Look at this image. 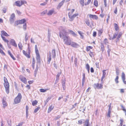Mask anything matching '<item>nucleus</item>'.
<instances>
[{
	"instance_id": "6e6552de",
	"label": "nucleus",
	"mask_w": 126,
	"mask_h": 126,
	"mask_svg": "<svg viewBox=\"0 0 126 126\" xmlns=\"http://www.w3.org/2000/svg\"><path fill=\"white\" fill-rule=\"evenodd\" d=\"M10 43L13 46L15 47H17V44H16L15 40L13 39H9V41Z\"/></svg>"
},
{
	"instance_id": "49530a36",
	"label": "nucleus",
	"mask_w": 126,
	"mask_h": 126,
	"mask_svg": "<svg viewBox=\"0 0 126 126\" xmlns=\"http://www.w3.org/2000/svg\"><path fill=\"white\" fill-rule=\"evenodd\" d=\"M120 126H122L123 124V121H124L123 119H120Z\"/></svg>"
},
{
	"instance_id": "ddd939ff",
	"label": "nucleus",
	"mask_w": 126,
	"mask_h": 126,
	"mask_svg": "<svg viewBox=\"0 0 126 126\" xmlns=\"http://www.w3.org/2000/svg\"><path fill=\"white\" fill-rule=\"evenodd\" d=\"M70 45L72 47L75 48H77L79 46L78 44L75 42L72 41Z\"/></svg>"
},
{
	"instance_id": "f3484780",
	"label": "nucleus",
	"mask_w": 126,
	"mask_h": 126,
	"mask_svg": "<svg viewBox=\"0 0 126 126\" xmlns=\"http://www.w3.org/2000/svg\"><path fill=\"white\" fill-rule=\"evenodd\" d=\"M85 80V74L84 73L83 74V78L82 80V86H83Z\"/></svg>"
},
{
	"instance_id": "20e7f679",
	"label": "nucleus",
	"mask_w": 126,
	"mask_h": 126,
	"mask_svg": "<svg viewBox=\"0 0 126 126\" xmlns=\"http://www.w3.org/2000/svg\"><path fill=\"white\" fill-rule=\"evenodd\" d=\"M1 37L2 38L3 40L5 42H6L7 44H8V41L3 36H7L8 35L4 31H1Z\"/></svg>"
},
{
	"instance_id": "cd10ccee",
	"label": "nucleus",
	"mask_w": 126,
	"mask_h": 126,
	"mask_svg": "<svg viewBox=\"0 0 126 126\" xmlns=\"http://www.w3.org/2000/svg\"><path fill=\"white\" fill-rule=\"evenodd\" d=\"M114 27L116 31H117L119 29L118 26L116 24H114Z\"/></svg>"
},
{
	"instance_id": "09e8293b",
	"label": "nucleus",
	"mask_w": 126,
	"mask_h": 126,
	"mask_svg": "<svg viewBox=\"0 0 126 126\" xmlns=\"http://www.w3.org/2000/svg\"><path fill=\"white\" fill-rule=\"evenodd\" d=\"M106 71V70H104L102 71L103 72V76L105 77L106 75V73L105 71Z\"/></svg>"
},
{
	"instance_id": "4d7b16f0",
	"label": "nucleus",
	"mask_w": 126,
	"mask_h": 126,
	"mask_svg": "<svg viewBox=\"0 0 126 126\" xmlns=\"http://www.w3.org/2000/svg\"><path fill=\"white\" fill-rule=\"evenodd\" d=\"M91 0H88V1L86 3H85V5H87L89 4L91 2Z\"/></svg>"
},
{
	"instance_id": "58836bf2",
	"label": "nucleus",
	"mask_w": 126,
	"mask_h": 126,
	"mask_svg": "<svg viewBox=\"0 0 126 126\" xmlns=\"http://www.w3.org/2000/svg\"><path fill=\"white\" fill-rule=\"evenodd\" d=\"M28 53L30 55V45L29 44H28Z\"/></svg>"
},
{
	"instance_id": "2f4dec72",
	"label": "nucleus",
	"mask_w": 126,
	"mask_h": 126,
	"mask_svg": "<svg viewBox=\"0 0 126 126\" xmlns=\"http://www.w3.org/2000/svg\"><path fill=\"white\" fill-rule=\"evenodd\" d=\"M78 32L80 34L81 37V38L83 39L84 37L82 35L83 33L79 31H78Z\"/></svg>"
},
{
	"instance_id": "f704fd0d",
	"label": "nucleus",
	"mask_w": 126,
	"mask_h": 126,
	"mask_svg": "<svg viewBox=\"0 0 126 126\" xmlns=\"http://www.w3.org/2000/svg\"><path fill=\"white\" fill-rule=\"evenodd\" d=\"M27 24L26 23H25L23 25V28L24 31H25L27 29Z\"/></svg>"
},
{
	"instance_id": "423d86ee",
	"label": "nucleus",
	"mask_w": 126,
	"mask_h": 126,
	"mask_svg": "<svg viewBox=\"0 0 126 126\" xmlns=\"http://www.w3.org/2000/svg\"><path fill=\"white\" fill-rule=\"evenodd\" d=\"M70 12H69L68 14V15L69 18V20L70 21H72L74 19V18L77 16L79 15L78 13L75 14L73 15H72Z\"/></svg>"
},
{
	"instance_id": "338daca9",
	"label": "nucleus",
	"mask_w": 126,
	"mask_h": 126,
	"mask_svg": "<svg viewBox=\"0 0 126 126\" xmlns=\"http://www.w3.org/2000/svg\"><path fill=\"white\" fill-rule=\"evenodd\" d=\"M29 108L28 106H26V112H28Z\"/></svg>"
},
{
	"instance_id": "a18cd8bd",
	"label": "nucleus",
	"mask_w": 126,
	"mask_h": 126,
	"mask_svg": "<svg viewBox=\"0 0 126 126\" xmlns=\"http://www.w3.org/2000/svg\"><path fill=\"white\" fill-rule=\"evenodd\" d=\"M50 97H48L47 99H46V100L45 101V105H46L47 103V102H48V101H49V100L50 99Z\"/></svg>"
},
{
	"instance_id": "39448f33",
	"label": "nucleus",
	"mask_w": 126,
	"mask_h": 126,
	"mask_svg": "<svg viewBox=\"0 0 126 126\" xmlns=\"http://www.w3.org/2000/svg\"><path fill=\"white\" fill-rule=\"evenodd\" d=\"M4 85L5 88L6 92L7 94H8V82L7 79L5 77H4Z\"/></svg>"
},
{
	"instance_id": "79ce46f5",
	"label": "nucleus",
	"mask_w": 126,
	"mask_h": 126,
	"mask_svg": "<svg viewBox=\"0 0 126 126\" xmlns=\"http://www.w3.org/2000/svg\"><path fill=\"white\" fill-rule=\"evenodd\" d=\"M94 5L96 6H97L98 5V1L96 0H95L94 1Z\"/></svg>"
},
{
	"instance_id": "bf43d9fd",
	"label": "nucleus",
	"mask_w": 126,
	"mask_h": 126,
	"mask_svg": "<svg viewBox=\"0 0 126 126\" xmlns=\"http://www.w3.org/2000/svg\"><path fill=\"white\" fill-rule=\"evenodd\" d=\"M121 35H122L121 33H119V35H118V36L117 37V39H118L120 38V37H121Z\"/></svg>"
},
{
	"instance_id": "b1692460",
	"label": "nucleus",
	"mask_w": 126,
	"mask_h": 126,
	"mask_svg": "<svg viewBox=\"0 0 126 126\" xmlns=\"http://www.w3.org/2000/svg\"><path fill=\"white\" fill-rule=\"evenodd\" d=\"M54 107L52 105H51L49 107L48 110L47 112L48 113H49L53 109Z\"/></svg>"
},
{
	"instance_id": "5fc2aeb1",
	"label": "nucleus",
	"mask_w": 126,
	"mask_h": 126,
	"mask_svg": "<svg viewBox=\"0 0 126 126\" xmlns=\"http://www.w3.org/2000/svg\"><path fill=\"white\" fill-rule=\"evenodd\" d=\"M86 68L87 69H90V66L88 64H87L86 65Z\"/></svg>"
},
{
	"instance_id": "c756f323",
	"label": "nucleus",
	"mask_w": 126,
	"mask_h": 126,
	"mask_svg": "<svg viewBox=\"0 0 126 126\" xmlns=\"http://www.w3.org/2000/svg\"><path fill=\"white\" fill-rule=\"evenodd\" d=\"M121 78L122 80H124V79H125V75L124 73V72H123L122 73L121 75Z\"/></svg>"
},
{
	"instance_id": "473e14b6",
	"label": "nucleus",
	"mask_w": 126,
	"mask_h": 126,
	"mask_svg": "<svg viewBox=\"0 0 126 126\" xmlns=\"http://www.w3.org/2000/svg\"><path fill=\"white\" fill-rule=\"evenodd\" d=\"M69 32L71 34H72L74 36H77V35L76 34V33L73 31L70 30L69 31Z\"/></svg>"
},
{
	"instance_id": "aec40b11",
	"label": "nucleus",
	"mask_w": 126,
	"mask_h": 126,
	"mask_svg": "<svg viewBox=\"0 0 126 126\" xmlns=\"http://www.w3.org/2000/svg\"><path fill=\"white\" fill-rule=\"evenodd\" d=\"M35 60L34 58H32V67L33 69H34V65L35 63Z\"/></svg>"
},
{
	"instance_id": "bb28decb",
	"label": "nucleus",
	"mask_w": 126,
	"mask_h": 126,
	"mask_svg": "<svg viewBox=\"0 0 126 126\" xmlns=\"http://www.w3.org/2000/svg\"><path fill=\"white\" fill-rule=\"evenodd\" d=\"M18 46L19 49L21 50H22V43L20 42H19L18 44Z\"/></svg>"
},
{
	"instance_id": "a19ab883",
	"label": "nucleus",
	"mask_w": 126,
	"mask_h": 126,
	"mask_svg": "<svg viewBox=\"0 0 126 126\" xmlns=\"http://www.w3.org/2000/svg\"><path fill=\"white\" fill-rule=\"evenodd\" d=\"M35 53L38 52V49L37 46L36 45H35Z\"/></svg>"
},
{
	"instance_id": "4468645a",
	"label": "nucleus",
	"mask_w": 126,
	"mask_h": 126,
	"mask_svg": "<svg viewBox=\"0 0 126 126\" xmlns=\"http://www.w3.org/2000/svg\"><path fill=\"white\" fill-rule=\"evenodd\" d=\"M19 79L23 82L26 84L27 83V80L26 78L24 77L20 76L19 77Z\"/></svg>"
},
{
	"instance_id": "ea45409f",
	"label": "nucleus",
	"mask_w": 126,
	"mask_h": 126,
	"mask_svg": "<svg viewBox=\"0 0 126 126\" xmlns=\"http://www.w3.org/2000/svg\"><path fill=\"white\" fill-rule=\"evenodd\" d=\"M79 2L82 6H83L84 3V0H80Z\"/></svg>"
},
{
	"instance_id": "c03bdc74",
	"label": "nucleus",
	"mask_w": 126,
	"mask_h": 126,
	"mask_svg": "<svg viewBox=\"0 0 126 126\" xmlns=\"http://www.w3.org/2000/svg\"><path fill=\"white\" fill-rule=\"evenodd\" d=\"M38 102L36 100H35L34 101H33L32 102V104L34 106L35 105L37 104Z\"/></svg>"
},
{
	"instance_id": "6ab92c4d",
	"label": "nucleus",
	"mask_w": 126,
	"mask_h": 126,
	"mask_svg": "<svg viewBox=\"0 0 126 126\" xmlns=\"http://www.w3.org/2000/svg\"><path fill=\"white\" fill-rule=\"evenodd\" d=\"M61 74V73H59L57 74V75L56 76V80H55V84L57 83L58 81V80L59 79V76H60V75Z\"/></svg>"
},
{
	"instance_id": "052dcab7",
	"label": "nucleus",
	"mask_w": 126,
	"mask_h": 126,
	"mask_svg": "<svg viewBox=\"0 0 126 126\" xmlns=\"http://www.w3.org/2000/svg\"><path fill=\"white\" fill-rule=\"evenodd\" d=\"M47 2H45L43 3L40 4V5H42V6H45L47 4Z\"/></svg>"
},
{
	"instance_id": "f8f14e48",
	"label": "nucleus",
	"mask_w": 126,
	"mask_h": 126,
	"mask_svg": "<svg viewBox=\"0 0 126 126\" xmlns=\"http://www.w3.org/2000/svg\"><path fill=\"white\" fill-rule=\"evenodd\" d=\"M47 63L49 64L51 59V52H49L48 55L47 57Z\"/></svg>"
},
{
	"instance_id": "13d9d810",
	"label": "nucleus",
	"mask_w": 126,
	"mask_h": 126,
	"mask_svg": "<svg viewBox=\"0 0 126 126\" xmlns=\"http://www.w3.org/2000/svg\"><path fill=\"white\" fill-rule=\"evenodd\" d=\"M110 112H111L110 110H108V114H107L108 116L109 117H110Z\"/></svg>"
},
{
	"instance_id": "37998d69",
	"label": "nucleus",
	"mask_w": 126,
	"mask_h": 126,
	"mask_svg": "<svg viewBox=\"0 0 126 126\" xmlns=\"http://www.w3.org/2000/svg\"><path fill=\"white\" fill-rule=\"evenodd\" d=\"M118 76H116V78L115 79V81L116 83H118L119 82V81H118Z\"/></svg>"
},
{
	"instance_id": "9d476101",
	"label": "nucleus",
	"mask_w": 126,
	"mask_h": 126,
	"mask_svg": "<svg viewBox=\"0 0 126 126\" xmlns=\"http://www.w3.org/2000/svg\"><path fill=\"white\" fill-rule=\"evenodd\" d=\"M6 99L5 97H3L2 100V104L3 105V108H4L7 105V103L6 101Z\"/></svg>"
},
{
	"instance_id": "0eeeda50",
	"label": "nucleus",
	"mask_w": 126,
	"mask_h": 126,
	"mask_svg": "<svg viewBox=\"0 0 126 126\" xmlns=\"http://www.w3.org/2000/svg\"><path fill=\"white\" fill-rule=\"evenodd\" d=\"M16 19V17L14 13L12 14L10 16L9 18V21L11 24L13 23Z\"/></svg>"
},
{
	"instance_id": "e2e57ef3",
	"label": "nucleus",
	"mask_w": 126,
	"mask_h": 126,
	"mask_svg": "<svg viewBox=\"0 0 126 126\" xmlns=\"http://www.w3.org/2000/svg\"><path fill=\"white\" fill-rule=\"evenodd\" d=\"M117 8L116 7L115 8V10H114V13L115 14H117Z\"/></svg>"
},
{
	"instance_id": "0e129e2a",
	"label": "nucleus",
	"mask_w": 126,
	"mask_h": 126,
	"mask_svg": "<svg viewBox=\"0 0 126 126\" xmlns=\"http://www.w3.org/2000/svg\"><path fill=\"white\" fill-rule=\"evenodd\" d=\"M116 75L117 76H118L119 75V70L118 69L116 70Z\"/></svg>"
},
{
	"instance_id": "7c9ffc66",
	"label": "nucleus",
	"mask_w": 126,
	"mask_h": 126,
	"mask_svg": "<svg viewBox=\"0 0 126 126\" xmlns=\"http://www.w3.org/2000/svg\"><path fill=\"white\" fill-rule=\"evenodd\" d=\"M103 31V30L102 29H100L98 31V34L99 36L101 35Z\"/></svg>"
},
{
	"instance_id": "dca6fc26",
	"label": "nucleus",
	"mask_w": 126,
	"mask_h": 126,
	"mask_svg": "<svg viewBox=\"0 0 126 126\" xmlns=\"http://www.w3.org/2000/svg\"><path fill=\"white\" fill-rule=\"evenodd\" d=\"M64 1V0H63L59 4L57 7V9H59L60 8L61 6H62L63 4Z\"/></svg>"
},
{
	"instance_id": "c9c22d12",
	"label": "nucleus",
	"mask_w": 126,
	"mask_h": 126,
	"mask_svg": "<svg viewBox=\"0 0 126 126\" xmlns=\"http://www.w3.org/2000/svg\"><path fill=\"white\" fill-rule=\"evenodd\" d=\"M37 68H36L35 69L34 72V75L35 77H36V76L37 73V71H38V69L37 68Z\"/></svg>"
},
{
	"instance_id": "393cba45",
	"label": "nucleus",
	"mask_w": 126,
	"mask_h": 126,
	"mask_svg": "<svg viewBox=\"0 0 126 126\" xmlns=\"http://www.w3.org/2000/svg\"><path fill=\"white\" fill-rule=\"evenodd\" d=\"M8 54H9L10 56H11V57L14 60H16V58L14 57L13 55L11 53V52L8 51Z\"/></svg>"
},
{
	"instance_id": "c85d7f7f",
	"label": "nucleus",
	"mask_w": 126,
	"mask_h": 126,
	"mask_svg": "<svg viewBox=\"0 0 126 126\" xmlns=\"http://www.w3.org/2000/svg\"><path fill=\"white\" fill-rule=\"evenodd\" d=\"M20 22L21 24H25L26 22V20L25 19H23L21 20H20Z\"/></svg>"
},
{
	"instance_id": "4be33fe9",
	"label": "nucleus",
	"mask_w": 126,
	"mask_h": 126,
	"mask_svg": "<svg viewBox=\"0 0 126 126\" xmlns=\"http://www.w3.org/2000/svg\"><path fill=\"white\" fill-rule=\"evenodd\" d=\"M52 58H55L56 56V52L55 49H53L52 50Z\"/></svg>"
},
{
	"instance_id": "72a5a7b5",
	"label": "nucleus",
	"mask_w": 126,
	"mask_h": 126,
	"mask_svg": "<svg viewBox=\"0 0 126 126\" xmlns=\"http://www.w3.org/2000/svg\"><path fill=\"white\" fill-rule=\"evenodd\" d=\"M65 81H62V84L63 86V87L64 90H65Z\"/></svg>"
},
{
	"instance_id": "f257e3e1",
	"label": "nucleus",
	"mask_w": 126,
	"mask_h": 126,
	"mask_svg": "<svg viewBox=\"0 0 126 126\" xmlns=\"http://www.w3.org/2000/svg\"><path fill=\"white\" fill-rule=\"evenodd\" d=\"M62 38L65 44L68 45H70L72 41H71L70 38L66 35L67 32L64 30L63 29L62 32L60 33L59 36L61 38L62 37Z\"/></svg>"
},
{
	"instance_id": "69168bd1",
	"label": "nucleus",
	"mask_w": 126,
	"mask_h": 126,
	"mask_svg": "<svg viewBox=\"0 0 126 126\" xmlns=\"http://www.w3.org/2000/svg\"><path fill=\"white\" fill-rule=\"evenodd\" d=\"M0 53H1L2 54L4 55L5 53L0 48Z\"/></svg>"
},
{
	"instance_id": "a878e982",
	"label": "nucleus",
	"mask_w": 126,
	"mask_h": 126,
	"mask_svg": "<svg viewBox=\"0 0 126 126\" xmlns=\"http://www.w3.org/2000/svg\"><path fill=\"white\" fill-rule=\"evenodd\" d=\"M21 24L20 22V20H18L16 21L15 22V26H17L19 24Z\"/></svg>"
},
{
	"instance_id": "8fccbe9b",
	"label": "nucleus",
	"mask_w": 126,
	"mask_h": 126,
	"mask_svg": "<svg viewBox=\"0 0 126 126\" xmlns=\"http://www.w3.org/2000/svg\"><path fill=\"white\" fill-rule=\"evenodd\" d=\"M40 108L39 107H37L35 109L34 111V112L35 113Z\"/></svg>"
},
{
	"instance_id": "f03ea898",
	"label": "nucleus",
	"mask_w": 126,
	"mask_h": 126,
	"mask_svg": "<svg viewBox=\"0 0 126 126\" xmlns=\"http://www.w3.org/2000/svg\"><path fill=\"white\" fill-rule=\"evenodd\" d=\"M22 97V96L21 93H19L17 96L14 99V102L15 104H18L20 103Z\"/></svg>"
},
{
	"instance_id": "7ed1b4c3",
	"label": "nucleus",
	"mask_w": 126,
	"mask_h": 126,
	"mask_svg": "<svg viewBox=\"0 0 126 126\" xmlns=\"http://www.w3.org/2000/svg\"><path fill=\"white\" fill-rule=\"evenodd\" d=\"M26 3V1L25 0H18L16 1L15 2V4L16 6L20 7L23 4Z\"/></svg>"
},
{
	"instance_id": "680f3d73",
	"label": "nucleus",
	"mask_w": 126,
	"mask_h": 126,
	"mask_svg": "<svg viewBox=\"0 0 126 126\" xmlns=\"http://www.w3.org/2000/svg\"><path fill=\"white\" fill-rule=\"evenodd\" d=\"M61 117L59 115H58L55 118V119L56 120L59 119Z\"/></svg>"
},
{
	"instance_id": "de8ad7c7",
	"label": "nucleus",
	"mask_w": 126,
	"mask_h": 126,
	"mask_svg": "<svg viewBox=\"0 0 126 126\" xmlns=\"http://www.w3.org/2000/svg\"><path fill=\"white\" fill-rule=\"evenodd\" d=\"M118 33L117 32L115 33L114 34L113 37L114 39L115 38L117 37V36L118 35Z\"/></svg>"
},
{
	"instance_id": "1a4fd4ad",
	"label": "nucleus",
	"mask_w": 126,
	"mask_h": 126,
	"mask_svg": "<svg viewBox=\"0 0 126 126\" xmlns=\"http://www.w3.org/2000/svg\"><path fill=\"white\" fill-rule=\"evenodd\" d=\"M103 85L101 84H99L98 83L94 84V87L95 88L98 89H101L103 88Z\"/></svg>"
},
{
	"instance_id": "9b49d317",
	"label": "nucleus",
	"mask_w": 126,
	"mask_h": 126,
	"mask_svg": "<svg viewBox=\"0 0 126 126\" xmlns=\"http://www.w3.org/2000/svg\"><path fill=\"white\" fill-rule=\"evenodd\" d=\"M36 59L37 63H39L41 61L40 57L39 52L36 53Z\"/></svg>"
},
{
	"instance_id": "3c124183",
	"label": "nucleus",
	"mask_w": 126,
	"mask_h": 126,
	"mask_svg": "<svg viewBox=\"0 0 126 126\" xmlns=\"http://www.w3.org/2000/svg\"><path fill=\"white\" fill-rule=\"evenodd\" d=\"M104 42L105 44H107L108 43L107 39L106 38H105L104 39Z\"/></svg>"
},
{
	"instance_id": "4c0bfd02",
	"label": "nucleus",
	"mask_w": 126,
	"mask_h": 126,
	"mask_svg": "<svg viewBox=\"0 0 126 126\" xmlns=\"http://www.w3.org/2000/svg\"><path fill=\"white\" fill-rule=\"evenodd\" d=\"M28 39V34L27 33H26L25 35V41L27 42Z\"/></svg>"
},
{
	"instance_id": "5701e85b",
	"label": "nucleus",
	"mask_w": 126,
	"mask_h": 126,
	"mask_svg": "<svg viewBox=\"0 0 126 126\" xmlns=\"http://www.w3.org/2000/svg\"><path fill=\"white\" fill-rule=\"evenodd\" d=\"M23 52L24 55H25L28 58H30V55L29 54L26 53V52L24 50L23 51Z\"/></svg>"
},
{
	"instance_id": "e433bc0d",
	"label": "nucleus",
	"mask_w": 126,
	"mask_h": 126,
	"mask_svg": "<svg viewBox=\"0 0 126 126\" xmlns=\"http://www.w3.org/2000/svg\"><path fill=\"white\" fill-rule=\"evenodd\" d=\"M84 121V120H80L78 121V124L79 125H81L82 124L83 122Z\"/></svg>"
},
{
	"instance_id": "774afa93",
	"label": "nucleus",
	"mask_w": 126,
	"mask_h": 126,
	"mask_svg": "<svg viewBox=\"0 0 126 126\" xmlns=\"http://www.w3.org/2000/svg\"><path fill=\"white\" fill-rule=\"evenodd\" d=\"M124 0H121L119 2L120 4L121 5H122V4Z\"/></svg>"
},
{
	"instance_id": "412c9836",
	"label": "nucleus",
	"mask_w": 126,
	"mask_h": 126,
	"mask_svg": "<svg viewBox=\"0 0 126 126\" xmlns=\"http://www.w3.org/2000/svg\"><path fill=\"white\" fill-rule=\"evenodd\" d=\"M50 36H51L50 31L49 30H48V34H47V37H48V41L49 42H50Z\"/></svg>"
},
{
	"instance_id": "603ef678",
	"label": "nucleus",
	"mask_w": 126,
	"mask_h": 126,
	"mask_svg": "<svg viewBox=\"0 0 126 126\" xmlns=\"http://www.w3.org/2000/svg\"><path fill=\"white\" fill-rule=\"evenodd\" d=\"M109 45H108V50L107 51V52L108 53V56H110V55L109 53L110 52V51L111 50L110 49H109Z\"/></svg>"
},
{
	"instance_id": "a211bd4d",
	"label": "nucleus",
	"mask_w": 126,
	"mask_h": 126,
	"mask_svg": "<svg viewBox=\"0 0 126 126\" xmlns=\"http://www.w3.org/2000/svg\"><path fill=\"white\" fill-rule=\"evenodd\" d=\"M54 9H52L49 11L47 13V15L48 16H51L54 13Z\"/></svg>"
},
{
	"instance_id": "2eb2a0df",
	"label": "nucleus",
	"mask_w": 126,
	"mask_h": 126,
	"mask_svg": "<svg viewBox=\"0 0 126 126\" xmlns=\"http://www.w3.org/2000/svg\"><path fill=\"white\" fill-rule=\"evenodd\" d=\"M83 123H84V126H90L89 119L86 120Z\"/></svg>"
},
{
	"instance_id": "6e6d98bb",
	"label": "nucleus",
	"mask_w": 126,
	"mask_h": 126,
	"mask_svg": "<svg viewBox=\"0 0 126 126\" xmlns=\"http://www.w3.org/2000/svg\"><path fill=\"white\" fill-rule=\"evenodd\" d=\"M85 23L88 26H89L90 25V22H89L88 19L85 21Z\"/></svg>"
},
{
	"instance_id": "864d4df0",
	"label": "nucleus",
	"mask_w": 126,
	"mask_h": 126,
	"mask_svg": "<svg viewBox=\"0 0 126 126\" xmlns=\"http://www.w3.org/2000/svg\"><path fill=\"white\" fill-rule=\"evenodd\" d=\"M40 91L41 92H45L46 91V90H44L43 89H40Z\"/></svg>"
}]
</instances>
